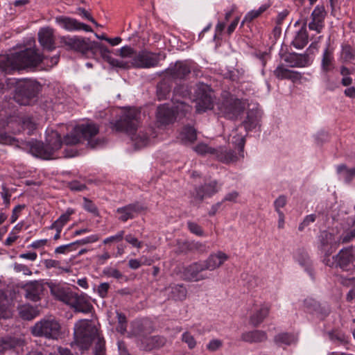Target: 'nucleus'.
<instances>
[{"label": "nucleus", "mask_w": 355, "mask_h": 355, "mask_svg": "<svg viewBox=\"0 0 355 355\" xmlns=\"http://www.w3.org/2000/svg\"><path fill=\"white\" fill-rule=\"evenodd\" d=\"M304 303L308 312L315 314L319 313L321 307L315 300L313 299H306L304 300Z\"/></svg>", "instance_id": "50"}, {"label": "nucleus", "mask_w": 355, "mask_h": 355, "mask_svg": "<svg viewBox=\"0 0 355 355\" xmlns=\"http://www.w3.org/2000/svg\"><path fill=\"white\" fill-rule=\"evenodd\" d=\"M109 288L110 284L107 282H103L99 284L96 289V292L101 297L105 298L107 295Z\"/></svg>", "instance_id": "60"}, {"label": "nucleus", "mask_w": 355, "mask_h": 355, "mask_svg": "<svg viewBox=\"0 0 355 355\" xmlns=\"http://www.w3.org/2000/svg\"><path fill=\"white\" fill-rule=\"evenodd\" d=\"M241 339L248 343H261L267 339V334L261 330H254L244 332L241 335Z\"/></svg>", "instance_id": "31"}, {"label": "nucleus", "mask_w": 355, "mask_h": 355, "mask_svg": "<svg viewBox=\"0 0 355 355\" xmlns=\"http://www.w3.org/2000/svg\"><path fill=\"white\" fill-rule=\"evenodd\" d=\"M324 262L330 267H339L345 271L355 268V250L353 248L342 249L339 253L330 258H324Z\"/></svg>", "instance_id": "9"}, {"label": "nucleus", "mask_w": 355, "mask_h": 355, "mask_svg": "<svg viewBox=\"0 0 355 355\" xmlns=\"http://www.w3.org/2000/svg\"><path fill=\"white\" fill-rule=\"evenodd\" d=\"M103 273L107 277H112L116 279L125 278V280H127V278L118 269L114 268L106 267L103 269Z\"/></svg>", "instance_id": "47"}, {"label": "nucleus", "mask_w": 355, "mask_h": 355, "mask_svg": "<svg viewBox=\"0 0 355 355\" xmlns=\"http://www.w3.org/2000/svg\"><path fill=\"white\" fill-rule=\"evenodd\" d=\"M56 22L68 31L78 30L79 21L75 19L67 17H58L55 19Z\"/></svg>", "instance_id": "37"}, {"label": "nucleus", "mask_w": 355, "mask_h": 355, "mask_svg": "<svg viewBox=\"0 0 355 355\" xmlns=\"http://www.w3.org/2000/svg\"><path fill=\"white\" fill-rule=\"evenodd\" d=\"M23 340L15 338H6L0 340V352L15 348L23 345Z\"/></svg>", "instance_id": "33"}, {"label": "nucleus", "mask_w": 355, "mask_h": 355, "mask_svg": "<svg viewBox=\"0 0 355 355\" xmlns=\"http://www.w3.org/2000/svg\"><path fill=\"white\" fill-rule=\"evenodd\" d=\"M296 340L294 335L288 333L279 334L275 338V342L279 346L290 345L295 343Z\"/></svg>", "instance_id": "40"}, {"label": "nucleus", "mask_w": 355, "mask_h": 355, "mask_svg": "<svg viewBox=\"0 0 355 355\" xmlns=\"http://www.w3.org/2000/svg\"><path fill=\"white\" fill-rule=\"evenodd\" d=\"M340 243H347L355 239V222L351 229L347 230L339 235Z\"/></svg>", "instance_id": "49"}, {"label": "nucleus", "mask_w": 355, "mask_h": 355, "mask_svg": "<svg viewBox=\"0 0 355 355\" xmlns=\"http://www.w3.org/2000/svg\"><path fill=\"white\" fill-rule=\"evenodd\" d=\"M98 50L100 51L103 58L111 66L119 67L121 69H126L128 67V64L127 62H125L123 61H120L119 60H116L114 58H112L110 55V51L103 44L101 43V46L98 47Z\"/></svg>", "instance_id": "30"}, {"label": "nucleus", "mask_w": 355, "mask_h": 355, "mask_svg": "<svg viewBox=\"0 0 355 355\" xmlns=\"http://www.w3.org/2000/svg\"><path fill=\"white\" fill-rule=\"evenodd\" d=\"M286 62H292L291 67H304L308 64V56L303 54H293L285 59Z\"/></svg>", "instance_id": "34"}, {"label": "nucleus", "mask_w": 355, "mask_h": 355, "mask_svg": "<svg viewBox=\"0 0 355 355\" xmlns=\"http://www.w3.org/2000/svg\"><path fill=\"white\" fill-rule=\"evenodd\" d=\"M182 340L187 343L189 349H193L196 346V341L193 336L188 331L182 335Z\"/></svg>", "instance_id": "57"}, {"label": "nucleus", "mask_w": 355, "mask_h": 355, "mask_svg": "<svg viewBox=\"0 0 355 355\" xmlns=\"http://www.w3.org/2000/svg\"><path fill=\"white\" fill-rule=\"evenodd\" d=\"M83 201V207L86 211L90 212L94 216L98 215V208L92 201L89 200L86 198H84Z\"/></svg>", "instance_id": "53"}, {"label": "nucleus", "mask_w": 355, "mask_h": 355, "mask_svg": "<svg viewBox=\"0 0 355 355\" xmlns=\"http://www.w3.org/2000/svg\"><path fill=\"white\" fill-rule=\"evenodd\" d=\"M1 198L3 200V204L8 207L10 202V197L11 193L9 191V189L6 187V184H3L1 185V191L0 193Z\"/></svg>", "instance_id": "58"}, {"label": "nucleus", "mask_w": 355, "mask_h": 355, "mask_svg": "<svg viewBox=\"0 0 355 355\" xmlns=\"http://www.w3.org/2000/svg\"><path fill=\"white\" fill-rule=\"evenodd\" d=\"M40 88L41 86L37 82L26 80L17 86L14 99L19 105H28L31 100L36 97Z\"/></svg>", "instance_id": "7"}, {"label": "nucleus", "mask_w": 355, "mask_h": 355, "mask_svg": "<svg viewBox=\"0 0 355 355\" xmlns=\"http://www.w3.org/2000/svg\"><path fill=\"white\" fill-rule=\"evenodd\" d=\"M340 244L339 235L328 231L320 232L318 236V250L324 254L325 258L334 252Z\"/></svg>", "instance_id": "12"}, {"label": "nucleus", "mask_w": 355, "mask_h": 355, "mask_svg": "<svg viewBox=\"0 0 355 355\" xmlns=\"http://www.w3.org/2000/svg\"><path fill=\"white\" fill-rule=\"evenodd\" d=\"M221 185L215 180L196 188L193 197L202 201L205 198H209L220 189Z\"/></svg>", "instance_id": "17"}, {"label": "nucleus", "mask_w": 355, "mask_h": 355, "mask_svg": "<svg viewBox=\"0 0 355 355\" xmlns=\"http://www.w3.org/2000/svg\"><path fill=\"white\" fill-rule=\"evenodd\" d=\"M334 49H330V44L328 43L327 47L324 50L321 67L323 71L327 73L334 69Z\"/></svg>", "instance_id": "28"}, {"label": "nucleus", "mask_w": 355, "mask_h": 355, "mask_svg": "<svg viewBox=\"0 0 355 355\" xmlns=\"http://www.w3.org/2000/svg\"><path fill=\"white\" fill-rule=\"evenodd\" d=\"M124 238V231L121 230L118 232L115 235L110 236L105 239L103 241L104 244H110L111 243H118L121 242Z\"/></svg>", "instance_id": "56"}, {"label": "nucleus", "mask_w": 355, "mask_h": 355, "mask_svg": "<svg viewBox=\"0 0 355 355\" xmlns=\"http://www.w3.org/2000/svg\"><path fill=\"white\" fill-rule=\"evenodd\" d=\"M98 239L99 236L97 234H92L84 239L72 242V243H74V248H76V245H86L88 243H95L97 241H98Z\"/></svg>", "instance_id": "52"}, {"label": "nucleus", "mask_w": 355, "mask_h": 355, "mask_svg": "<svg viewBox=\"0 0 355 355\" xmlns=\"http://www.w3.org/2000/svg\"><path fill=\"white\" fill-rule=\"evenodd\" d=\"M166 343V338L162 336H150L144 339L142 347L145 350L150 351L163 347Z\"/></svg>", "instance_id": "29"}, {"label": "nucleus", "mask_w": 355, "mask_h": 355, "mask_svg": "<svg viewBox=\"0 0 355 355\" xmlns=\"http://www.w3.org/2000/svg\"><path fill=\"white\" fill-rule=\"evenodd\" d=\"M96 135L85 138V139L87 141L88 147H89L90 148H98L103 146L106 144L107 141L104 137H98L96 139H94V137Z\"/></svg>", "instance_id": "46"}, {"label": "nucleus", "mask_w": 355, "mask_h": 355, "mask_svg": "<svg viewBox=\"0 0 355 355\" xmlns=\"http://www.w3.org/2000/svg\"><path fill=\"white\" fill-rule=\"evenodd\" d=\"M205 270L202 262H196L191 264L184 269V277L185 279L192 282H198L206 278L201 272Z\"/></svg>", "instance_id": "19"}, {"label": "nucleus", "mask_w": 355, "mask_h": 355, "mask_svg": "<svg viewBox=\"0 0 355 355\" xmlns=\"http://www.w3.org/2000/svg\"><path fill=\"white\" fill-rule=\"evenodd\" d=\"M268 7V5H263L258 10H253L248 12L241 22V26L245 22H250L257 18L261 13L266 10Z\"/></svg>", "instance_id": "43"}, {"label": "nucleus", "mask_w": 355, "mask_h": 355, "mask_svg": "<svg viewBox=\"0 0 355 355\" xmlns=\"http://www.w3.org/2000/svg\"><path fill=\"white\" fill-rule=\"evenodd\" d=\"M139 112L136 110H129L124 112L119 120L114 123H112L113 130L117 132H124L131 137L136 148L146 146L149 139L146 134L135 135L139 124Z\"/></svg>", "instance_id": "2"}, {"label": "nucleus", "mask_w": 355, "mask_h": 355, "mask_svg": "<svg viewBox=\"0 0 355 355\" xmlns=\"http://www.w3.org/2000/svg\"><path fill=\"white\" fill-rule=\"evenodd\" d=\"M76 250V248H74V243H70L69 244H65L62 245H60L57 247L54 252L55 254H66L70 252L74 251Z\"/></svg>", "instance_id": "54"}, {"label": "nucleus", "mask_w": 355, "mask_h": 355, "mask_svg": "<svg viewBox=\"0 0 355 355\" xmlns=\"http://www.w3.org/2000/svg\"><path fill=\"white\" fill-rule=\"evenodd\" d=\"M196 112L202 113L213 107V101L209 93V87L205 84H198L196 90Z\"/></svg>", "instance_id": "14"}, {"label": "nucleus", "mask_w": 355, "mask_h": 355, "mask_svg": "<svg viewBox=\"0 0 355 355\" xmlns=\"http://www.w3.org/2000/svg\"><path fill=\"white\" fill-rule=\"evenodd\" d=\"M142 209L139 205H129L117 209L116 212L119 214V219L123 222L133 218Z\"/></svg>", "instance_id": "26"}, {"label": "nucleus", "mask_w": 355, "mask_h": 355, "mask_svg": "<svg viewBox=\"0 0 355 355\" xmlns=\"http://www.w3.org/2000/svg\"><path fill=\"white\" fill-rule=\"evenodd\" d=\"M309 35L306 31V24L297 32V34L292 42V44L296 49H303L308 43Z\"/></svg>", "instance_id": "32"}, {"label": "nucleus", "mask_w": 355, "mask_h": 355, "mask_svg": "<svg viewBox=\"0 0 355 355\" xmlns=\"http://www.w3.org/2000/svg\"><path fill=\"white\" fill-rule=\"evenodd\" d=\"M227 259L228 256L225 253L218 251L216 253L210 254L209 257L202 263L205 270L211 271L219 268Z\"/></svg>", "instance_id": "21"}, {"label": "nucleus", "mask_w": 355, "mask_h": 355, "mask_svg": "<svg viewBox=\"0 0 355 355\" xmlns=\"http://www.w3.org/2000/svg\"><path fill=\"white\" fill-rule=\"evenodd\" d=\"M159 76H162L163 78L157 85V96L159 100H162L166 98L171 92L172 80L162 72Z\"/></svg>", "instance_id": "27"}, {"label": "nucleus", "mask_w": 355, "mask_h": 355, "mask_svg": "<svg viewBox=\"0 0 355 355\" xmlns=\"http://www.w3.org/2000/svg\"><path fill=\"white\" fill-rule=\"evenodd\" d=\"M337 171L347 183L351 181L352 177L355 176V168L348 169L343 164L337 166Z\"/></svg>", "instance_id": "42"}, {"label": "nucleus", "mask_w": 355, "mask_h": 355, "mask_svg": "<svg viewBox=\"0 0 355 355\" xmlns=\"http://www.w3.org/2000/svg\"><path fill=\"white\" fill-rule=\"evenodd\" d=\"M26 297L33 302L38 301L43 291V286L38 281H34L26 284L25 286Z\"/></svg>", "instance_id": "25"}, {"label": "nucleus", "mask_w": 355, "mask_h": 355, "mask_svg": "<svg viewBox=\"0 0 355 355\" xmlns=\"http://www.w3.org/2000/svg\"><path fill=\"white\" fill-rule=\"evenodd\" d=\"M46 145L37 140H31L21 144V148L32 155H51L55 150L59 149L63 141L60 135L55 131H46Z\"/></svg>", "instance_id": "4"}, {"label": "nucleus", "mask_w": 355, "mask_h": 355, "mask_svg": "<svg viewBox=\"0 0 355 355\" xmlns=\"http://www.w3.org/2000/svg\"><path fill=\"white\" fill-rule=\"evenodd\" d=\"M270 310L268 304L256 305L250 316V322L254 327L259 325L268 317Z\"/></svg>", "instance_id": "18"}, {"label": "nucleus", "mask_w": 355, "mask_h": 355, "mask_svg": "<svg viewBox=\"0 0 355 355\" xmlns=\"http://www.w3.org/2000/svg\"><path fill=\"white\" fill-rule=\"evenodd\" d=\"M286 198L284 196H279L274 202L275 211L277 213H279V211H282L281 209L286 205Z\"/></svg>", "instance_id": "62"}, {"label": "nucleus", "mask_w": 355, "mask_h": 355, "mask_svg": "<svg viewBox=\"0 0 355 355\" xmlns=\"http://www.w3.org/2000/svg\"><path fill=\"white\" fill-rule=\"evenodd\" d=\"M74 338L82 349H87L98 334L95 325L89 320H80L75 324Z\"/></svg>", "instance_id": "5"}, {"label": "nucleus", "mask_w": 355, "mask_h": 355, "mask_svg": "<svg viewBox=\"0 0 355 355\" xmlns=\"http://www.w3.org/2000/svg\"><path fill=\"white\" fill-rule=\"evenodd\" d=\"M259 122V116L257 112L250 111L248 112L246 119L243 122L244 128L248 131L255 128Z\"/></svg>", "instance_id": "35"}, {"label": "nucleus", "mask_w": 355, "mask_h": 355, "mask_svg": "<svg viewBox=\"0 0 355 355\" xmlns=\"http://www.w3.org/2000/svg\"><path fill=\"white\" fill-rule=\"evenodd\" d=\"M32 333L37 336H43L46 338L56 339L60 333V325L54 319L44 320L34 325Z\"/></svg>", "instance_id": "11"}, {"label": "nucleus", "mask_w": 355, "mask_h": 355, "mask_svg": "<svg viewBox=\"0 0 355 355\" xmlns=\"http://www.w3.org/2000/svg\"><path fill=\"white\" fill-rule=\"evenodd\" d=\"M180 135L181 139L185 143H193L197 139L196 130L192 126H185Z\"/></svg>", "instance_id": "38"}, {"label": "nucleus", "mask_w": 355, "mask_h": 355, "mask_svg": "<svg viewBox=\"0 0 355 355\" xmlns=\"http://www.w3.org/2000/svg\"><path fill=\"white\" fill-rule=\"evenodd\" d=\"M8 300L5 296L4 293L0 291V318H5L7 316L6 311V305Z\"/></svg>", "instance_id": "59"}, {"label": "nucleus", "mask_w": 355, "mask_h": 355, "mask_svg": "<svg viewBox=\"0 0 355 355\" xmlns=\"http://www.w3.org/2000/svg\"><path fill=\"white\" fill-rule=\"evenodd\" d=\"M245 109V103L239 98L232 97L224 99L219 105L223 116L228 119L234 120L238 118Z\"/></svg>", "instance_id": "10"}, {"label": "nucleus", "mask_w": 355, "mask_h": 355, "mask_svg": "<svg viewBox=\"0 0 355 355\" xmlns=\"http://www.w3.org/2000/svg\"><path fill=\"white\" fill-rule=\"evenodd\" d=\"M187 293V288L182 285H175L170 289V296L175 300H184Z\"/></svg>", "instance_id": "39"}, {"label": "nucleus", "mask_w": 355, "mask_h": 355, "mask_svg": "<svg viewBox=\"0 0 355 355\" xmlns=\"http://www.w3.org/2000/svg\"><path fill=\"white\" fill-rule=\"evenodd\" d=\"M61 46L67 50H73L83 54L88 51L94 52L101 46V43L91 41L88 38H83L77 36H63L60 37Z\"/></svg>", "instance_id": "6"}, {"label": "nucleus", "mask_w": 355, "mask_h": 355, "mask_svg": "<svg viewBox=\"0 0 355 355\" xmlns=\"http://www.w3.org/2000/svg\"><path fill=\"white\" fill-rule=\"evenodd\" d=\"M51 292L55 299L69 305L77 312L88 313L93 309L86 295H78L67 286L55 285L51 288Z\"/></svg>", "instance_id": "3"}, {"label": "nucleus", "mask_w": 355, "mask_h": 355, "mask_svg": "<svg viewBox=\"0 0 355 355\" xmlns=\"http://www.w3.org/2000/svg\"><path fill=\"white\" fill-rule=\"evenodd\" d=\"M190 61H177L173 67H169L162 73L166 74L172 80H182L191 73Z\"/></svg>", "instance_id": "15"}, {"label": "nucleus", "mask_w": 355, "mask_h": 355, "mask_svg": "<svg viewBox=\"0 0 355 355\" xmlns=\"http://www.w3.org/2000/svg\"><path fill=\"white\" fill-rule=\"evenodd\" d=\"M311 17V21L309 24V28L316 31L318 33H321L324 27V9L322 7L316 6L312 12Z\"/></svg>", "instance_id": "20"}, {"label": "nucleus", "mask_w": 355, "mask_h": 355, "mask_svg": "<svg viewBox=\"0 0 355 355\" xmlns=\"http://www.w3.org/2000/svg\"><path fill=\"white\" fill-rule=\"evenodd\" d=\"M175 120V112L166 104L160 105L156 111V124L158 127H165L173 123Z\"/></svg>", "instance_id": "16"}, {"label": "nucleus", "mask_w": 355, "mask_h": 355, "mask_svg": "<svg viewBox=\"0 0 355 355\" xmlns=\"http://www.w3.org/2000/svg\"><path fill=\"white\" fill-rule=\"evenodd\" d=\"M343 55L345 61L350 62L355 58V51L350 45H345L343 48Z\"/></svg>", "instance_id": "55"}, {"label": "nucleus", "mask_w": 355, "mask_h": 355, "mask_svg": "<svg viewBox=\"0 0 355 355\" xmlns=\"http://www.w3.org/2000/svg\"><path fill=\"white\" fill-rule=\"evenodd\" d=\"M74 214V210L71 208H68L65 213L62 214L55 221H54L51 226L48 228L49 230H55V234L53 236L54 240H58L60 238V234L64 226L69 221L70 216Z\"/></svg>", "instance_id": "22"}, {"label": "nucleus", "mask_w": 355, "mask_h": 355, "mask_svg": "<svg viewBox=\"0 0 355 355\" xmlns=\"http://www.w3.org/2000/svg\"><path fill=\"white\" fill-rule=\"evenodd\" d=\"M44 58L35 49L28 48L0 60V70L12 73L15 71L35 69Z\"/></svg>", "instance_id": "1"}, {"label": "nucleus", "mask_w": 355, "mask_h": 355, "mask_svg": "<svg viewBox=\"0 0 355 355\" xmlns=\"http://www.w3.org/2000/svg\"><path fill=\"white\" fill-rule=\"evenodd\" d=\"M21 127L24 130H27L28 135H32L37 129V123L32 117L26 116L22 119Z\"/></svg>", "instance_id": "45"}, {"label": "nucleus", "mask_w": 355, "mask_h": 355, "mask_svg": "<svg viewBox=\"0 0 355 355\" xmlns=\"http://www.w3.org/2000/svg\"><path fill=\"white\" fill-rule=\"evenodd\" d=\"M92 342H95V355H104L105 351V341L102 337L100 336L98 333L95 338H94Z\"/></svg>", "instance_id": "48"}, {"label": "nucleus", "mask_w": 355, "mask_h": 355, "mask_svg": "<svg viewBox=\"0 0 355 355\" xmlns=\"http://www.w3.org/2000/svg\"><path fill=\"white\" fill-rule=\"evenodd\" d=\"M13 269L17 272H23L25 275H31L32 271L25 265L18 263H15L13 265Z\"/></svg>", "instance_id": "61"}, {"label": "nucleus", "mask_w": 355, "mask_h": 355, "mask_svg": "<svg viewBox=\"0 0 355 355\" xmlns=\"http://www.w3.org/2000/svg\"><path fill=\"white\" fill-rule=\"evenodd\" d=\"M193 151L197 154L205 155H215L218 154L220 151L218 149L209 146L208 144L205 142H199L198 144L193 147Z\"/></svg>", "instance_id": "36"}, {"label": "nucleus", "mask_w": 355, "mask_h": 355, "mask_svg": "<svg viewBox=\"0 0 355 355\" xmlns=\"http://www.w3.org/2000/svg\"><path fill=\"white\" fill-rule=\"evenodd\" d=\"M160 54L146 50L136 53L132 59V65L135 68H152L157 67L160 60Z\"/></svg>", "instance_id": "13"}, {"label": "nucleus", "mask_w": 355, "mask_h": 355, "mask_svg": "<svg viewBox=\"0 0 355 355\" xmlns=\"http://www.w3.org/2000/svg\"><path fill=\"white\" fill-rule=\"evenodd\" d=\"M19 314L25 320H32L38 315V311L32 306L24 305L19 308Z\"/></svg>", "instance_id": "41"}, {"label": "nucleus", "mask_w": 355, "mask_h": 355, "mask_svg": "<svg viewBox=\"0 0 355 355\" xmlns=\"http://www.w3.org/2000/svg\"><path fill=\"white\" fill-rule=\"evenodd\" d=\"M98 132L99 127L95 123L78 125L64 137L63 143L67 146L75 145L80 141L81 138L96 135Z\"/></svg>", "instance_id": "8"}, {"label": "nucleus", "mask_w": 355, "mask_h": 355, "mask_svg": "<svg viewBox=\"0 0 355 355\" xmlns=\"http://www.w3.org/2000/svg\"><path fill=\"white\" fill-rule=\"evenodd\" d=\"M223 345V343L220 340L213 339L209 342L207 345V349L211 352H215L220 349Z\"/></svg>", "instance_id": "63"}, {"label": "nucleus", "mask_w": 355, "mask_h": 355, "mask_svg": "<svg viewBox=\"0 0 355 355\" xmlns=\"http://www.w3.org/2000/svg\"><path fill=\"white\" fill-rule=\"evenodd\" d=\"M38 40L41 46L48 50L55 49V40L53 29L50 28H42L38 33Z\"/></svg>", "instance_id": "23"}, {"label": "nucleus", "mask_w": 355, "mask_h": 355, "mask_svg": "<svg viewBox=\"0 0 355 355\" xmlns=\"http://www.w3.org/2000/svg\"><path fill=\"white\" fill-rule=\"evenodd\" d=\"M234 140L233 143L234 144V153L235 154H241L243 153V148L245 143V139L243 136H237L234 137Z\"/></svg>", "instance_id": "51"}, {"label": "nucleus", "mask_w": 355, "mask_h": 355, "mask_svg": "<svg viewBox=\"0 0 355 355\" xmlns=\"http://www.w3.org/2000/svg\"><path fill=\"white\" fill-rule=\"evenodd\" d=\"M68 187L71 191H81L86 189V186L85 184L76 180L70 182L68 184Z\"/></svg>", "instance_id": "64"}, {"label": "nucleus", "mask_w": 355, "mask_h": 355, "mask_svg": "<svg viewBox=\"0 0 355 355\" xmlns=\"http://www.w3.org/2000/svg\"><path fill=\"white\" fill-rule=\"evenodd\" d=\"M244 76V70L243 69H234L227 71L225 74V78L229 79L234 82H239Z\"/></svg>", "instance_id": "44"}, {"label": "nucleus", "mask_w": 355, "mask_h": 355, "mask_svg": "<svg viewBox=\"0 0 355 355\" xmlns=\"http://www.w3.org/2000/svg\"><path fill=\"white\" fill-rule=\"evenodd\" d=\"M275 76L279 79H287L293 83L299 81L302 78V74L297 71L291 70L283 65L278 66L274 71Z\"/></svg>", "instance_id": "24"}]
</instances>
